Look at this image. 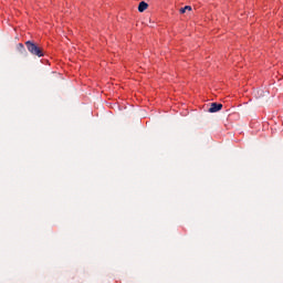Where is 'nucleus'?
Returning <instances> with one entry per match:
<instances>
[{
    "instance_id": "3",
    "label": "nucleus",
    "mask_w": 283,
    "mask_h": 283,
    "mask_svg": "<svg viewBox=\"0 0 283 283\" xmlns=\"http://www.w3.org/2000/svg\"><path fill=\"white\" fill-rule=\"evenodd\" d=\"M147 8H149V4H147V2L142 1L138 6V12H145V10H147Z\"/></svg>"
},
{
    "instance_id": "5",
    "label": "nucleus",
    "mask_w": 283,
    "mask_h": 283,
    "mask_svg": "<svg viewBox=\"0 0 283 283\" xmlns=\"http://www.w3.org/2000/svg\"><path fill=\"white\" fill-rule=\"evenodd\" d=\"M20 45V48H22V50H23V44H19Z\"/></svg>"
},
{
    "instance_id": "4",
    "label": "nucleus",
    "mask_w": 283,
    "mask_h": 283,
    "mask_svg": "<svg viewBox=\"0 0 283 283\" xmlns=\"http://www.w3.org/2000/svg\"><path fill=\"white\" fill-rule=\"evenodd\" d=\"M191 12V6H186L179 10L180 14H185V12Z\"/></svg>"
},
{
    "instance_id": "2",
    "label": "nucleus",
    "mask_w": 283,
    "mask_h": 283,
    "mask_svg": "<svg viewBox=\"0 0 283 283\" xmlns=\"http://www.w3.org/2000/svg\"><path fill=\"white\" fill-rule=\"evenodd\" d=\"M220 109H222V104L211 103L210 108L208 109V112L210 114H216V112H220Z\"/></svg>"
},
{
    "instance_id": "1",
    "label": "nucleus",
    "mask_w": 283,
    "mask_h": 283,
    "mask_svg": "<svg viewBox=\"0 0 283 283\" xmlns=\"http://www.w3.org/2000/svg\"><path fill=\"white\" fill-rule=\"evenodd\" d=\"M25 45H27V49L29 50L30 54H32L33 56H39V59H41V56L45 55V53L43 52V48L36 45V43H34V42L27 41Z\"/></svg>"
}]
</instances>
